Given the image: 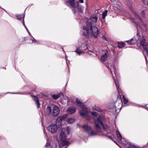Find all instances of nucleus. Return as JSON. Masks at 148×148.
<instances>
[{
    "label": "nucleus",
    "instance_id": "nucleus-1",
    "mask_svg": "<svg viewBox=\"0 0 148 148\" xmlns=\"http://www.w3.org/2000/svg\"><path fill=\"white\" fill-rule=\"evenodd\" d=\"M110 70L112 75L113 78L114 80V82H115V83L116 84V85L117 88V90L118 92H119L120 90V89L119 87V84L118 81L117 79H115L114 77L113 76L112 71H113L115 75L116 76V71L115 68V67L114 66H110L108 68Z\"/></svg>",
    "mask_w": 148,
    "mask_h": 148
},
{
    "label": "nucleus",
    "instance_id": "nucleus-2",
    "mask_svg": "<svg viewBox=\"0 0 148 148\" xmlns=\"http://www.w3.org/2000/svg\"><path fill=\"white\" fill-rule=\"evenodd\" d=\"M140 45L145 50L146 54L148 56V44L145 41L144 37H143L140 40Z\"/></svg>",
    "mask_w": 148,
    "mask_h": 148
},
{
    "label": "nucleus",
    "instance_id": "nucleus-3",
    "mask_svg": "<svg viewBox=\"0 0 148 148\" xmlns=\"http://www.w3.org/2000/svg\"><path fill=\"white\" fill-rule=\"evenodd\" d=\"M75 0H69L66 1L65 2V4L68 6H69L70 7H72L76 8L79 5V3L78 1L75 2Z\"/></svg>",
    "mask_w": 148,
    "mask_h": 148
},
{
    "label": "nucleus",
    "instance_id": "nucleus-4",
    "mask_svg": "<svg viewBox=\"0 0 148 148\" xmlns=\"http://www.w3.org/2000/svg\"><path fill=\"white\" fill-rule=\"evenodd\" d=\"M58 128L57 125H56L54 124H51L47 127V130L49 132L53 133L56 132Z\"/></svg>",
    "mask_w": 148,
    "mask_h": 148
},
{
    "label": "nucleus",
    "instance_id": "nucleus-5",
    "mask_svg": "<svg viewBox=\"0 0 148 148\" xmlns=\"http://www.w3.org/2000/svg\"><path fill=\"white\" fill-rule=\"evenodd\" d=\"M90 30L92 31V34L94 37L97 38L99 33V29L96 26H93Z\"/></svg>",
    "mask_w": 148,
    "mask_h": 148
},
{
    "label": "nucleus",
    "instance_id": "nucleus-6",
    "mask_svg": "<svg viewBox=\"0 0 148 148\" xmlns=\"http://www.w3.org/2000/svg\"><path fill=\"white\" fill-rule=\"evenodd\" d=\"M60 112V110L58 107L57 106H54L52 109V115L54 117L57 116L59 114Z\"/></svg>",
    "mask_w": 148,
    "mask_h": 148
},
{
    "label": "nucleus",
    "instance_id": "nucleus-7",
    "mask_svg": "<svg viewBox=\"0 0 148 148\" xmlns=\"http://www.w3.org/2000/svg\"><path fill=\"white\" fill-rule=\"evenodd\" d=\"M64 119V117L61 116H59L57 119L56 123L55 124L59 128H61L62 127L61 122Z\"/></svg>",
    "mask_w": 148,
    "mask_h": 148
},
{
    "label": "nucleus",
    "instance_id": "nucleus-8",
    "mask_svg": "<svg viewBox=\"0 0 148 148\" xmlns=\"http://www.w3.org/2000/svg\"><path fill=\"white\" fill-rule=\"evenodd\" d=\"M82 33V35L84 37H87L88 36L89 34L88 28L85 27H83Z\"/></svg>",
    "mask_w": 148,
    "mask_h": 148
},
{
    "label": "nucleus",
    "instance_id": "nucleus-9",
    "mask_svg": "<svg viewBox=\"0 0 148 148\" xmlns=\"http://www.w3.org/2000/svg\"><path fill=\"white\" fill-rule=\"evenodd\" d=\"M108 56V52L107 51L105 53L101 56L100 59L101 61L103 62H105Z\"/></svg>",
    "mask_w": 148,
    "mask_h": 148
},
{
    "label": "nucleus",
    "instance_id": "nucleus-10",
    "mask_svg": "<svg viewBox=\"0 0 148 148\" xmlns=\"http://www.w3.org/2000/svg\"><path fill=\"white\" fill-rule=\"evenodd\" d=\"M82 127L84 129L85 131L88 133H89V131L92 130V127H89L88 125H84L82 126Z\"/></svg>",
    "mask_w": 148,
    "mask_h": 148
},
{
    "label": "nucleus",
    "instance_id": "nucleus-11",
    "mask_svg": "<svg viewBox=\"0 0 148 148\" xmlns=\"http://www.w3.org/2000/svg\"><path fill=\"white\" fill-rule=\"evenodd\" d=\"M98 18L97 15L94 14L92 15L90 17V20H91L94 23H96Z\"/></svg>",
    "mask_w": 148,
    "mask_h": 148
},
{
    "label": "nucleus",
    "instance_id": "nucleus-12",
    "mask_svg": "<svg viewBox=\"0 0 148 148\" xmlns=\"http://www.w3.org/2000/svg\"><path fill=\"white\" fill-rule=\"evenodd\" d=\"M76 102L79 106L81 107L82 109H83L85 108V106L82 105V103L80 101V100L77 98H76Z\"/></svg>",
    "mask_w": 148,
    "mask_h": 148
},
{
    "label": "nucleus",
    "instance_id": "nucleus-13",
    "mask_svg": "<svg viewBox=\"0 0 148 148\" xmlns=\"http://www.w3.org/2000/svg\"><path fill=\"white\" fill-rule=\"evenodd\" d=\"M126 42L128 44L131 45L135 44L136 42V41L135 39L132 38L130 40L126 41Z\"/></svg>",
    "mask_w": 148,
    "mask_h": 148
},
{
    "label": "nucleus",
    "instance_id": "nucleus-14",
    "mask_svg": "<svg viewBox=\"0 0 148 148\" xmlns=\"http://www.w3.org/2000/svg\"><path fill=\"white\" fill-rule=\"evenodd\" d=\"M86 25L90 29H91V28H92V22L90 21V20L89 19H88L87 20V21L86 22Z\"/></svg>",
    "mask_w": 148,
    "mask_h": 148
},
{
    "label": "nucleus",
    "instance_id": "nucleus-15",
    "mask_svg": "<svg viewBox=\"0 0 148 148\" xmlns=\"http://www.w3.org/2000/svg\"><path fill=\"white\" fill-rule=\"evenodd\" d=\"M84 109H83V111H80L79 112L80 115L82 116H83L84 117H86V116L88 114V112L87 111L84 110V109Z\"/></svg>",
    "mask_w": 148,
    "mask_h": 148
},
{
    "label": "nucleus",
    "instance_id": "nucleus-16",
    "mask_svg": "<svg viewBox=\"0 0 148 148\" xmlns=\"http://www.w3.org/2000/svg\"><path fill=\"white\" fill-rule=\"evenodd\" d=\"M69 144L70 143L66 141L62 140L61 143V144L60 145V146H61L62 147H64V146H66V147H65V148H66L69 145Z\"/></svg>",
    "mask_w": 148,
    "mask_h": 148
},
{
    "label": "nucleus",
    "instance_id": "nucleus-17",
    "mask_svg": "<svg viewBox=\"0 0 148 148\" xmlns=\"http://www.w3.org/2000/svg\"><path fill=\"white\" fill-rule=\"evenodd\" d=\"M103 120V117L100 116H99L97 119V122L100 124L101 125H102L103 123L102 122V121Z\"/></svg>",
    "mask_w": 148,
    "mask_h": 148
},
{
    "label": "nucleus",
    "instance_id": "nucleus-18",
    "mask_svg": "<svg viewBox=\"0 0 148 148\" xmlns=\"http://www.w3.org/2000/svg\"><path fill=\"white\" fill-rule=\"evenodd\" d=\"M94 123L95 124V128L97 130V132H99L101 130V127L97 123L96 121H95Z\"/></svg>",
    "mask_w": 148,
    "mask_h": 148
},
{
    "label": "nucleus",
    "instance_id": "nucleus-19",
    "mask_svg": "<svg viewBox=\"0 0 148 148\" xmlns=\"http://www.w3.org/2000/svg\"><path fill=\"white\" fill-rule=\"evenodd\" d=\"M68 113L70 114L74 113L76 111V109L73 108H70L67 110Z\"/></svg>",
    "mask_w": 148,
    "mask_h": 148
},
{
    "label": "nucleus",
    "instance_id": "nucleus-20",
    "mask_svg": "<svg viewBox=\"0 0 148 148\" xmlns=\"http://www.w3.org/2000/svg\"><path fill=\"white\" fill-rule=\"evenodd\" d=\"M116 133L117 135L118 139L119 140H121L122 139V137L119 132L118 130H116Z\"/></svg>",
    "mask_w": 148,
    "mask_h": 148
},
{
    "label": "nucleus",
    "instance_id": "nucleus-21",
    "mask_svg": "<svg viewBox=\"0 0 148 148\" xmlns=\"http://www.w3.org/2000/svg\"><path fill=\"white\" fill-rule=\"evenodd\" d=\"M75 52L77 53V54L80 55L81 54L84 53V51H82L78 48H77Z\"/></svg>",
    "mask_w": 148,
    "mask_h": 148
},
{
    "label": "nucleus",
    "instance_id": "nucleus-22",
    "mask_svg": "<svg viewBox=\"0 0 148 148\" xmlns=\"http://www.w3.org/2000/svg\"><path fill=\"white\" fill-rule=\"evenodd\" d=\"M60 95L61 94H60L58 95L54 94L51 95V96L54 99L56 100L57 99L60 97Z\"/></svg>",
    "mask_w": 148,
    "mask_h": 148
},
{
    "label": "nucleus",
    "instance_id": "nucleus-23",
    "mask_svg": "<svg viewBox=\"0 0 148 148\" xmlns=\"http://www.w3.org/2000/svg\"><path fill=\"white\" fill-rule=\"evenodd\" d=\"M118 47L119 48H121L123 47L125 45V43L124 42H118Z\"/></svg>",
    "mask_w": 148,
    "mask_h": 148
},
{
    "label": "nucleus",
    "instance_id": "nucleus-24",
    "mask_svg": "<svg viewBox=\"0 0 148 148\" xmlns=\"http://www.w3.org/2000/svg\"><path fill=\"white\" fill-rule=\"evenodd\" d=\"M46 110L47 113L48 114H49L51 112V107L50 106H48Z\"/></svg>",
    "mask_w": 148,
    "mask_h": 148
},
{
    "label": "nucleus",
    "instance_id": "nucleus-25",
    "mask_svg": "<svg viewBox=\"0 0 148 148\" xmlns=\"http://www.w3.org/2000/svg\"><path fill=\"white\" fill-rule=\"evenodd\" d=\"M16 17L17 18V19L18 20H21L22 19L23 17L24 18V16L22 14L21 15H17L16 16Z\"/></svg>",
    "mask_w": 148,
    "mask_h": 148
},
{
    "label": "nucleus",
    "instance_id": "nucleus-26",
    "mask_svg": "<svg viewBox=\"0 0 148 148\" xmlns=\"http://www.w3.org/2000/svg\"><path fill=\"white\" fill-rule=\"evenodd\" d=\"M51 145V143L50 141L49 140H47V142L46 143L45 147H46V148H48L49 146H50Z\"/></svg>",
    "mask_w": 148,
    "mask_h": 148
},
{
    "label": "nucleus",
    "instance_id": "nucleus-27",
    "mask_svg": "<svg viewBox=\"0 0 148 148\" xmlns=\"http://www.w3.org/2000/svg\"><path fill=\"white\" fill-rule=\"evenodd\" d=\"M107 12L108 10H106L103 13L102 17L103 19H104L105 18L106 16L107 15Z\"/></svg>",
    "mask_w": 148,
    "mask_h": 148
},
{
    "label": "nucleus",
    "instance_id": "nucleus-28",
    "mask_svg": "<svg viewBox=\"0 0 148 148\" xmlns=\"http://www.w3.org/2000/svg\"><path fill=\"white\" fill-rule=\"evenodd\" d=\"M112 134L111 133H108L106 134V136L110 139L113 140V138L112 137Z\"/></svg>",
    "mask_w": 148,
    "mask_h": 148
},
{
    "label": "nucleus",
    "instance_id": "nucleus-29",
    "mask_svg": "<svg viewBox=\"0 0 148 148\" xmlns=\"http://www.w3.org/2000/svg\"><path fill=\"white\" fill-rule=\"evenodd\" d=\"M97 134V133L95 131H90V134H89V135H90L92 136H94Z\"/></svg>",
    "mask_w": 148,
    "mask_h": 148
},
{
    "label": "nucleus",
    "instance_id": "nucleus-30",
    "mask_svg": "<svg viewBox=\"0 0 148 148\" xmlns=\"http://www.w3.org/2000/svg\"><path fill=\"white\" fill-rule=\"evenodd\" d=\"M75 121V119H70L68 120L67 122L68 123L71 124Z\"/></svg>",
    "mask_w": 148,
    "mask_h": 148
},
{
    "label": "nucleus",
    "instance_id": "nucleus-31",
    "mask_svg": "<svg viewBox=\"0 0 148 148\" xmlns=\"http://www.w3.org/2000/svg\"><path fill=\"white\" fill-rule=\"evenodd\" d=\"M101 126H102L103 128V129L105 130H106L108 129V126L107 125H104L103 123V124L102 125H101Z\"/></svg>",
    "mask_w": 148,
    "mask_h": 148
},
{
    "label": "nucleus",
    "instance_id": "nucleus-32",
    "mask_svg": "<svg viewBox=\"0 0 148 148\" xmlns=\"http://www.w3.org/2000/svg\"><path fill=\"white\" fill-rule=\"evenodd\" d=\"M31 96L32 97H34L33 99L34 100V101H35V102H36L38 100V99L36 96L33 95H32Z\"/></svg>",
    "mask_w": 148,
    "mask_h": 148
},
{
    "label": "nucleus",
    "instance_id": "nucleus-33",
    "mask_svg": "<svg viewBox=\"0 0 148 148\" xmlns=\"http://www.w3.org/2000/svg\"><path fill=\"white\" fill-rule=\"evenodd\" d=\"M93 109L95 110H97L99 112H101V111L100 108L98 107H96L95 108H93Z\"/></svg>",
    "mask_w": 148,
    "mask_h": 148
},
{
    "label": "nucleus",
    "instance_id": "nucleus-34",
    "mask_svg": "<svg viewBox=\"0 0 148 148\" xmlns=\"http://www.w3.org/2000/svg\"><path fill=\"white\" fill-rule=\"evenodd\" d=\"M78 11L81 13H82L83 12V10L81 7H78L77 9Z\"/></svg>",
    "mask_w": 148,
    "mask_h": 148
},
{
    "label": "nucleus",
    "instance_id": "nucleus-35",
    "mask_svg": "<svg viewBox=\"0 0 148 148\" xmlns=\"http://www.w3.org/2000/svg\"><path fill=\"white\" fill-rule=\"evenodd\" d=\"M123 97L124 99V104H126L128 102V101L127 99H125L124 96H123Z\"/></svg>",
    "mask_w": 148,
    "mask_h": 148
},
{
    "label": "nucleus",
    "instance_id": "nucleus-36",
    "mask_svg": "<svg viewBox=\"0 0 148 148\" xmlns=\"http://www.w3.org/2000/svg\"><path fill=\"white\" fill-rule=\"evenodd\" d=\"M36 103L37 105L38 108H39L40 107V105L39 100H38L36 102Z\"/></svg>",
    "mask_w": 148,
    "mask_h": 148
},
{
    "label": "nucleus",
    "instance_id": "nucleus-37",
    "mask_svg": "<svg viewBox=\"0 0 148 148\" xmlns=\"http://www.w3.org/2000/svg\"><path fill=\"white\" fill-rule=\"evenodd\" d=\"M66 130L67 132V133L68 134H70V130L69 127H67L66 128Z\"/></svg>",
    "mask_w": 148,
    "mask_h": 148
},
{
    "label": "nucleus",
    "instance_id": "nucleus-38",
    "mask_svg": "<svg viewBox=\"0 0 148 148\" xmlns=\"http://www.w3.org/2000/svg\"><path fill=\"white\" fill-rule=\"evenodd\" d=\"M91 114L95 116H97L98 115L97 114L96 112H92L91 113Z\"/></svg>",
    "mask_w": 148,
    "mask_h": 148
},
{
    "label": "nucleus",
    "instance_id": "nucleus-39",
    "mask_svg": "<svg viewBox=\"0 0 148 148\" xmlns=\"http://www.w3.org/2000/svg\"><path fill=\"white\" fill-rule=\"evenodd\" d=\"M85 117L86 119L87 120H90V119H91L90 116H89L88 115H87L86 116V117Z\"/></svg>",
    "mask_w": 148,
    "mask_h": 148
},
{
    "label": "nucleus",
    "instance_id": "nucleus-40",
    "mask_svg": "<svg viewBox=\"0 0 148 148\" xmlns=\"http://www.w3.org/2000/svg\"><path fill=\"white\" fill-rule=\"evenodd\" d=\"M136 16V17H137L139 18V19L140 20V21H142V20L141 19V18L138 15V14H135Z\"/></svg>",
    "mask_w": 148,
    "mask_h": 148
},
{
    "label": "nucleus",
    "instance_id": "nucleus-41",
    "mask_svg": "<svg viewBox=\"0 0 148 148\" xmlns=\"http://www.w3.org/2000/svg\"><path fill=\"white\" fill-rule=\"evenodd\" d=\"M64 133L63 132H62L60 134V136L61 138H62L63 136H64V134H63Z\"/></svg>",
    "mask_w": 148,
    "mask_h": 148
},
{
    "label": "nucleus",
    "instance_id": "nucleus-42",
    "mask_svg": "<svg viewBox=\"0 0 148 148\" xmlns=\"http://www.w3.org/2000/svg\"><path fill=\"white\" fill-rule=\"evenodd\" d=\"M73 9H72V11H73V13L74 14H75L76 13V10L75 9V8H73Z\"/></svg>",
    "mask_w": 148,
    "mask_h": 148
},
{
    "label": "nucleus",
    "instance_id": "nucleus-43",
    "mask_svg": "<svg viewBox=\"0 0 148 148\" xmlns=\"http://www.w3.org/2000/svg\"><path fill=\"white\" fill-rule=\"evenodd\" d=\"M137 148L136 146H132L128 147L127 148Z\"/></svg>",
    "mask_w": 148,
    "mask_h": 148
},
{
    "label": "nucleus",
    "instance_id": "nucleus-44",
    "mask_svg": "<svg viewBox=\"0 0 148 148\" xmlns=\"http://www.w3.org/2000/svg\"><path fill=\"white\" fill-rule=\"evenodd\" d=\"M23 25H24V26L26 28V29H27V27H26V26H25V23H24V19H23Z\"/></svg>",
    "mask_w": 148,
    "mask_h": 148
},
{
    "label": "nucleus",
    "instance_id": "nucleus-45",
    "mask_svg": "<svg viewBox=\"0 0 148 148\" xmlns=\"http://www.w3.org/2000/svg\"><path fill=\"white\" fill-rule=\"evenodd\" d=\"M141 14H142V16H145V14H144V12L143 11L142 12Z\"/></svg>",
    "mask_w": 148,
    "mask_h": 148
},
{
    "label": "nucleus",
    "instance_id": "nucleus-46",
    "mask_svg": "<svg viewBox=\"0 0 148 148\" xmlns=\"http://www.w3.org/2000/svg\"><path fill=\"white\" fill-rule=\"evenodd\" d=\"M79 1L81 3H83L84 1V0H79Z\"/></svg>",
    "mask_w": 148,
    "mask_h": 148
},
{
    "label": "nucleus",
    "instance_id": "nucleus-47",
    "mask_svg": "<svg viewBox=\"0 0 148 148\" xmlns=\"http://www.w3.org/2000/svg\"><path fill=\"white\" fill-rule=\"evenodd\" d=\"M27 39H28V38H27V37H25L24 38V40L25 41V40H27Z\"/></svg>",
    "mask_w": 148,
    "mask_h": 148
},
{
    "label": "nucleus",
    "instance_id": "nucleus-48",
    "mask_svg": "<svg viewBox=\"0 0 148 148\" xmlns=\"http://www.w3.org/2000/svg\"><path fill=\"white\" fill-rule=\"evenodd\" d=\"M145 58L146 61H147V58L146 56H145Z\"/></svg>",
    "mask_w": 148,
    "mask_h": 148
},
{
    "label": "nucleus",
    "instance_id": "nucleus-49",
    "mask_svg": "<svg viewBox=\"0 0 148 148\" xmlns=\"http://www.w3.org/2000/svg\"><path fill=\"white\" fill-rule=\"evenodd\" d=\"M104 39H105L106 40V38L105 37H104Z\"/></svg>",
    "mask_w": 148,
    "mask_h": 148
}]
</instances>
